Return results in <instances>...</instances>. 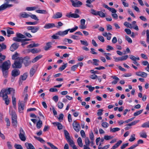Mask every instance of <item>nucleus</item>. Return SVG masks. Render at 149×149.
<instances>
[{
	"instance_id": "f257e3e1",
	"label": "nucleus",
	"mask_w": 149,
	"mask_h": 149,
	"mask_svg": "<svg viewBox=\"0 0 149 149\" xmlns=\"http://www.w3.org/2000/svg\"><path fill=\"white\" fill-rule=\"evenodd\" d=\"M15 90L13 88H9L7 89H3L0 92V96L2 97L5 101V103L8 105L9 103V100L8 99V95L15 93Z\"/></svg>"
},
{
	"instance_id": "f03ea898",
	"label": "nucleus",
	"mask_w": 149,
	"mask_h": 149,
	"mask_svg": "<svg viewBox=\"0 0 149 149\" xmlns=\"http://www.w3.org/2000/svg\"><path fill=\"white\" fill-rule=\"evenodd\" d=\"M23 63V58L19 57L14 61V63L12 65L13 68H20L22 67V64Z\"/></svg>"
},
{
	"instance_id": "7ed1b4c3",
	"label": "nucleus",
	"mask_w": 149,
	"mask_h": 149,
	"mask_svg": "<svg viewBox=\"0 0 149 149\" xmlns=\"http://www.w3.org/2000/svg\"><path fill=\"white\" fill-rule=\"evenodd\" d=\"M19 136L20 139L22 141H24L26 139L25 133L22 127H20Z\"/></svg>"
},
{
	"instance_id": "20e7f679",
	"label": "nucleus",
	"mask_w": 149,
	"mask_h": 149,
	"mask_svg": "<svg viewBox=\"0 0 149 149\" xmlns=\"http://www.w3.org/2000/svg\"><path fill=\"white\" fill-rule=\"evenodd\" d=\"M12 124L13 126H16L17 121V116L15 111H12L11 113Z\"/></svg>"
},
{
	"instance_id": "39448f33",
	"label": "nucleus",
	"mask_w": 149,
	"mask_h": 149,
	"mask_svg": "<svg viewBox=\"0 0 149 149\" xmlns=\"http://www.w3.org/2000/svg\"><path fill=\"white\" fill-rule=\"evenodd\" d=\"M10 61L8 60L4 62L0 67L2 70H8L10 66Z\"/></svg>"
},
{
	"instance_id": "423d86ee",
	"label": "nucleus",
	"mask_w": 149,
	"mask_h": 149,
	"mask_svg": "<svg viewBox=\"0 0 149 149\" xmlns=\"http://www.w3.org/2000/svg\"><path fill=\"white\" fill-rule=\"evenodd\" d=\"M27 29L28 30H31L32 33H34L39 30L40 27L38 26H29L27 27Z\"/></svg>"
},
{
	"instance_id": "0eeeda50",
	"label": "nucleus",
	"mask_w": 149,
	"mask_h": 149,
	"mask_svg": "<svg viewBox=\"0 0 149 149\" xmlns=\"http://www.w3.org/2000/svg\"><path fill=\"white\" fill-rule=\"evenodd\" d=\"M70 1L72 3V5L74 7H79L82 4L81 2L77 0L74 1L73 0H70Z\"/></svg>"
},
{
	"instance_id": "6e6552de",
	"label": "nucleus",
	"mask_w": 149,
	"mask_h": 149,
	"mask_svg": "<svg viewBox=\"0 0 149 149\" xmlns=\"http://www.w3.org/2000/svg\"><path fill=\"white\" fill-rule=\"evenodd\" d=\"M74 129L77 132H78L80 129V125L76 121H74L72 124Z\"/></svg>"
},
{
	"instance_id": "1a4fd4ad",
	"label": "nucleus",
	"mask_w": 149,
	"mask_h": 149,
	"mask_svg": "<svg viewBox=\"0 0 149 149\" xmlns=\"http://www.w3.org/2000/svg\"><path fill=\"white\" fill-rule=\"evenodd\" d=\"M28 77V74L27 73H24L22 75L20 76L19 78V84H22V81L25 80Z\"/></svg>"
},
{
	"instance_id": "9d476101",
	"label": "nucleus",
	"mask_w": 149,
	"mask_h": 149,
	"mask_svg": "<svg viewBox=\"0 0 149 149\" xmlns=\"http://www.w3.org/2000/svg\"><path fill=\"white\" fill-rule=\"evenodd\" d=\"M23 62L25 66L29 65L31 63V61L29 60V58L26 57L23 59Z\"/></svg>"
},
{
	"instance_id": "9b49d317",
	"label": "nucleus",
	"mask_w": 149,
	"mask_h": 149,
	"mask_svg": "<svg viewBox=\"0 0 149 149\" xmlns=\"http://www.w3.org/2000/svg\"><path fill=\"white\" fill-rule=\"evenodd\" d=\"M19 46L18 43L15 42L12 45L10 48V50L12 52H13L16 50Z\"/></svg>"
},
{
	"instance_id": "f8f14e48",
	"label": "nucleus",
	"mask_w": 149,
	"mask_h": 149,
	"mask_svg": "<svg viewBox=\"0 0 149 149\" xmlns=\"http://www.w3.org/2000/svg\"><path fill=\"white\" fill-rule=\"evenodd\" d=\"M24 109V104L21 103L20 101L18 102V110L20 113H22Z\"/></svg>"
},
{
	"instance_id": "ddd939ff",
	"label": "nucleus",
	"mask_w": 149,
	"mask_h": 149,
	"mask_svg": "<svg viewBox=\"0 0 149 149\" xmlns=\"http://www.w3.org/2000/svg\"><path fill=\"white\" fill-rule=\"evenodd\" d=\"M6 1V3H4L3 4H6L7 5H11V6H10L8 7L7 8H9L10 7H12L13 6V5L12 4H8V3L10 2H13L15 3H19V1L17 0H5Z\"/></svg>"
},
{
	"instance_id": "4468645a",
	"label": "nucleus",
	"mask_w": 149,
	"mask_h": 149,
	"mask_svg": "<svg viewBox=\"0 0 149 149\" xmlns=\"http://www.w3.org/2000/svg\"><path fill=\"white\" fill-rule=\"evenodd\" d=\"M70 30V29H69L63 31H59L56 33V35L63 36L64 35L67 34L68 33V31Z\"/></svg>"
},
{
	"instance_id": "2eb2a0df",
	"label": "nucleus",
	"mask_w": 149,
	"mask_h": 149,
	"mask_svg": "<svg viewBox=\"0 0 149 149\" xmlns=\"http://www.w3.org/2000/svg\"><path fill=\"white\" fill-rule=\"evenodd\" d=\"M70 30V29H69L63 31H59L56 33V35L63 36L64 35L67 34L68 33V31Z\"/></svg>"
},
{
	"instance_id": "dca6fc26",
	"label": "nucleus",
	"mask_w": 149,
	"mask_h": 149,
	"mask_svg": "<svg viewBox=\"0 0 149 149\" xmlns=\"http://www.w3.org/2000/svg\"><path fill=\"white\" fill-rule=\"evenodd\" d=\"M137 76H140L146 78L148 75L147 73L143 72H137L136 73Z\"/></svg>"
},
{
	"instance_id": "f3484780",
	"label": "nucleus",
	"mask_w": 149,
	"mask_h": 149,
	"mask_svg": "<svg viewBox=\"0 0 149 149\" xmlns=\"http://www.w3.org/2000/svg\"><path fill=\"white\" fill-rule=\"evenodd\" d=\"M143 143V141L141 139L139 140L137 142V143L136 144L132 145L128 149H133L136 147L139 144H142Z\"/></svg>"
},
{
	"instance_id": "a211bd4d",
	"label": "nucleus",
	"mask_w": 149,
	"mask_h": 149,
	"mask_svg": "<svg viewBox=\"0 0 149 149\" xmlns=\"http://www.w3.org/2000/svg\"><path fill=\"white\" fill-rule=\"evenodd\" d=\"M20 71L18 70L14 69L11 72V75L12 76L17 77L19 75Z\"/></svg>"
},
{
	"instance_id": "6ab92c4d",
	"label": "nucleus",
	"mask_w": 149,
	"mask_h": 149,
	"mask_svg": "<svg viewBox=\"0 0 149 149\" xmlns=\"http://www.w3.org/2000/svg\"><path fill=\"white\" fill-rule=\"evenodd\" d=\"M52 43L51 42H48L46 43V45L44 47V49L47 51L50 49L52 47Z\"/></svg>"
},
{
	"instance_id": "aec40b11",
	"label": "nucleus",
	"mask_w": 149,
	"mask_h": 149,
	"mask_svg": "<svg viewBox=\"0 0 149 149\" xmlns=\"http://www.w3.org/2000/svg\"><path fill=\"white\" fill-rule=\"evenodd\" d=\"M86 20L84 19H81L80 20L81 25L79 26V28L81 29H84L86 28V26H85Z\"/></svg>"
},
{
	"instance_id": "412c9836",
	"label": "nucleus",
	"mask_w": 149,
	"mask_h": 149,
	"mask_svg": "<svg viewBox=\"0 0 149 149\" xmlns=\"http://www.w3.org/2000/svg\"><path fill=\"white\" fill-rule=\"evenodd\" d=\"M55 26L54 24L52 23H49L46 24L44 28L46 29H49L52 28Z\"/></svg>"
},
{
	"instance_id": "4be33fe9",
	"label": "nucleus",
	"mask_w": 149,
	"mask_h": 149,
	"mask_svg": "<svg viewBox=\"0 0 149 149\" xmlns=\"http://www.w3.org/2000/svg\"><path fill=\"white\" fill-rule=\"evenodd\" d=\"M29 15L25 12H24L20 13L19 17L21 18H27L29 17Z\"/></svg>"
},
{
	"instance_id": "5701e85b",
	"label": "nucleus",
	"mask_w": 149,
	"mask_h": 149,
	"mask_svg": "<svg viewBox=\"0 0 149 149\" xmlns=\"http://www.w3.org/2000/svg\"><path fill=\"white\" fill-rule=\"evenodd\" d=\"M66 16L69 18L72 17L74 18H77L80 17L79 15L77 14L72 13H70L68 15H67Z\"/></svg>"
},
{
	"instance_id": "b1692460",
	"label": "nucleus",
	"mask_w": 149,
	"mask_h": 149,
	"mask_svg": "<svg viewBox=\"0 0 149 149\" xmlns=\"http://www.w3.org/2000/svg\"><path fill=\"white\" fill-rule=\"evenodd\" d=\"M52 124L54 125L57 126V128L59 130H60L63 129V126L60 123L58 122H54Z\"/></svg>"
},
{
	"instance_id": "393cba45",
	"label": "nucleus",
	"mask_w": 149,
	"mask_h": 149,
	"mask_svg": "<svg viewBox=\"0 0 149 149\" xmlns=\"http://www.w3.org/2000/svg\"><path fill=\"white\" fill-rule=\"evenodd\" d=\"M62 16V14L61 13L57 12L52 17L54 19H57L61 18Z\"/></svg>"
},
{
	"instance_id": "a878e982",
	"label": "nucleus",
	"mask_w": 149,
	"mask_h": 149,
	"mask_svg": "<svg viewBox=\"0 0 149 149\" xmlns=\"http://www.w3.org/2000/svg\"><path fill=\"white\" fill-rule=\"evenodd\" d=\"M25 145L26 147V149H35L34 146L31 143H26Z\"/></svg>"
},
{
	"instance_id": "bb28decb",
	"label": "nucleus",
	"mask_w": 149,
	"mask_h": 149,
	"mask_svg": "<svg viewBox=\"0 0 149 149\" xmlns=\"http://www.w3.org/2000/svg\"><path fill=\"white\" fill-rule=\"evenodd\" d=\"M121 140H119L111 148V149H115L118 147L122 143Z\"/></svg>"
},
{
	"instance_id": "cd10ccee",
	"label": "nucleus",
	"mask_w": 149,
	"mask_h": 149,
	"mask_svg": "<svg viewBox=\"0 0 149 149\" xmlns=\"http://www.w3.org/2000/svg\"><path fill=\"white\" fill-rule=\"evenodd\" d=\"M77 142L79 146L81 147H83V145L82 142V139L80 137L78 138L77 140Z\"/></svg>"
},
{
	"instance_id": "c85d7f7f",
	"label": "nucleus",
	"mask_w": 149,
	"mask_h": 149,
	"mask_svg": "<svg viewBox=\"0 0 149 149\" xmlns=\"http://www.w3.org/2000/svg\"><path fill=\"white\" fill-rule=\"evenodd\" d=\"M9 6H11V5H8L6 4H3L0 6V12L5 10L8 7H9Z\"/></svg>"
},
{
	"instance_id": "c756f323",
	"label": "nucleus",
	"mask_w": 149,
	"mask_h": 149,
	"mask_svg": "<svg viewBox=\"0 0 149 149\" xmlns=\"http://www.w3.org/2000/svg\"><path fill=\"white\" fill-rule=\"evenodd\" d=\"M86 4L87 7L92 8L93 7V5L91 4L92 2L91 0H87L86 1Z\"/></svg>"
},
{
	"instance_id": "7c9ffc66",
	"label": "nucleus",
	"mask_w": 149,
	"mask_h": 149,
	"mask_svg": "<svg viewBox=\"0 0 149 149\" xmlns=\"http://www.w3.org/2000/svg\"><path fill=\"white\" fill-rule=\"evenodd\" d=\"M38 118H39V120L37 123L36 127L38 129H39L42 126V121L40 120L39 118L38 117Z\"/></svg>"
},
{
	"instance_id": "2f4dec72",
	"label": "nucleus",
	"mask_w": 149,
	"mask_h": 149,
	"mask_svg": "<svg viewBox=\"0 0 149 149\" xmlns=\"http://www.w3.org/2000/svg\"><path fill=\"white\" fill-rule=\"evenodd\" d=\"M42 55H39L36 56L32 60V62L33 63L36 62L39 59L42 58Z\"/></svg>"
},
{
	"instance_id": "473e14b6",
	"label": "nucleus",
	"mask_w": 149,
	"mask_h": 149,
	"mask_svg": "<svg viewBox=\"0 0 149 149\" xmlns=\"http://www.w3.org/2000/svg\"><path fill=\"white\" fill-rule=\"evenodd\" d=\"M36 12L38 13L43 14H46L48 13L45 10H36Z\"/></svg>"
},
{
	"instance_id": "72a5a7b5",
	"label": "nucleus",
	"mask_w": 149,
	"mask_h": 149,
	"mask_svg": "<svg viewBox=\"0 0 149 149\" xmlns=\"http://www.w3.org/2000/svg\"><path fill=\"white\" fill-rule=\"evenodd\" d=\"M111 77L113 79L115 80L113 81L112 82V84H116L117 83L118 81L119 80V79L116 76H112Z\"/></svg>"
},
{
	"instance_id": "f704fd0d",
	"label": "nucleus",
	"mask_w": 149,
	"mask_h": 149,
	"mask_svg": "<svg viewBox=\"0 0 149 149\" xmlns=\"http://www.w3.org/2000/svg\"><path fill=\"white\" fill-rule=\"evenodd\" d=\"M66 140L72 147L75 145H74L73 141L72 139H71L70 138Z\"/></svg>"
},
{
	"instance_id": "c9c22d12",
	"label": "nucleus",
	"mask_w": 149,
	"mask_h": 149,
	"mask_svg": "<svg viewBox=\"0 0 149 149\" xmlns=\"http://www.w3.org/2000/svg\"><path fill=\"white\" fill-rule=\"evenodd\" d=\"M4 78L7 77L8 75V70H2Z\"/></svg>"
},
{
	"instance_id": "e433bc0d",
	"label": "nucleus",
	"mask_w": 149,
	"mask_h": 149,
	"mask_svg": "<svg viewBox=\"0 0 149 149\" xmlns=\"http://www.w3.org/2000/svg\"><path fill=\"white\" fill-rule=\"evenodd\" d=\"M38 7L37 6L33 7H27L26 8V10L27 11L34 10L38 8Z\"/></svg>"
},
{
	"instance_id": "4c0bfd02",
	"label": "nucleus",
	"mask_w": 149,
	"mask_h": 149,
	"mask_svg": "<svg viewBox=\"0 0 149 149\" xmlns=\"http://www.w3.org/2000/svg\"><path fill=\"white\" fill-rule=\"evenodd\" d=\"M140 136L142 138H146L147 137L146 132L145 131H142L140 133Z\"/></svg>"
},
{
	"instance_id": "58836bf2",
	"label": "nucleus",
	"mask_w": 149,
	"mask_h": 149,
	"mask_svg": "<svg viewBox=\"0 0 149 149\" xmlns=\"http://www.w3.org/2000/svg\"><path fill=\"white\" fill-rule=\"evenodd\" d=\"M139 120H137L134 121L128 124L127 125V126H130L133 125H136L137 123L139 122Z\"/></svg>"
},
{
	"instance_id": "ea45409f",
	"label": "nucleus",
	"mask_w": 149,
	"mask_h": 149,
	"mask_svg": "<svg viewBox=\"0 0 149 149\" xmlns=\"http://www.w3.org/2000/svg\"><path fill=\"white\" fill-rule=\"evenodd\" d=\"M124 25L127 28L129 27L130 28H132L133 27L132 24L127 22H125Z\"/></svg>"
},
{
	"instance_id": "a19ab883",
	"label": "nucleus",
	"mask_w": 149,
	"mask_h": 149,
	"mask_svg": "<svg viewBox=\"0 0 149 149\" xmlns=\"http://www.w3.org/2000/svg\"><path fill=\"white\" fill-rule=\"evenodd\" d=\"M64 133L65 137V138L66 140L70 138V137L69 136V134L67 131L65 130H64Z\"/></svg>"
},
{
	"instance_id": "79ce46f5",
	"label": "nucleus",
	"mask_w": 149,
	"mask_h": 149,
	"mask_svg": "<svg viewBox=\"0 0 149 149\" xmlns=\"http://www.w3.org/2000/svg\"><path fill=\"white\" fill-rule=\"evenodd\" d=\"M67 66V63H66L65 64L63 65L61 67H60L58 68V70L60 71H62L66 68Z\"/></svg>"
},
{
	"instance_id": "37998d69",
	"label": "nucleus",
	"mask_w": 149,
	"mask_h": 149,
	"mask_svg": "<svg viewBox=\"0 0 149 149\" xmlns=\"http://www.w3.org/2000/svg\"><path fill=\"white\" fill-rule=\"evenodd\" d=\"M85 145H84L89 146L90 142L88 137H87L85 138Z\"/></svg>"
},
{
	"instance_id": "c03bdc74",
	"label": "nucleus",
	"mask_w": 149,
	"mask_h": 149,
	"mask_svg": "<svg viewBox=\"0 0 149 149\" xmlns=\"http://www.w3.org/2000/svg\"><path fill=\"white\" fill-rule=\"evenodd\" d=\"M113 137V136L109 135H105L104 136V139L106 140H108L112 139Z\"/></svg>"
},
{
	"instance_id": "a18cd8bd",
	"label": "nucleus",
	"mask_w": 149,
	"mask_h": 149,
	"mask_svg": "<svg viewBox=\"0 0 149 149\" xmlns=\"http://www.w3.org/2000/svg\"><path fill=\"white\" fill-rule=\"evenodd\" d=\"M6 48V46L5 44L2 43L1 45L0 44V52L2 51L3 49H5Z\"/></svg>"
},
{
	"instance_id": "49530a36",
	"label": "nucleus",
	"mask_w": 149,
	"mask_h": 149,
	"mask_svg": "<svg viewBox=\"0 0 149 149\" xmlns=\"http://www.w3.org/2000/svg\"><path fill=\"white\" fill-rule=\"evenodd\" d=\"M91 13L92 14L95 15H98V11H96L93 9H91Z\"/></svg>"
},
{
	"instance_id": "de8ad7c7",
	"label": "nucleus",
	"mask_w": 149,
	"mask_h": 149,
	"mask_svg": "<svg viewBox=\"0 0 149 149\" xmlns=\"http://www.w3.org/2000/svg\"><path fill=\"white\" fill-rule=\"evenodd\" d=\"M47 143L53 149H58L56 147L49 142H47Z\"/></svg>"
},
{
	"instance_id": "09e8293b",
	"label": "nucleus",
	"mask_w": 149,
	"mask_h": 149,
	"mask_svg": "<svg viewBox=\"0 0 149 149\" xmlns=\"http://www.w3.org/2000/svg\"><path fill=\"white\" fill-rule=\"evenodd\" d=\"M135 134H133L132 135L130 136V138L129 139V141L130 142H132L135 140L136 139V138L135 137Z\"/></svg>"
},
{
	"instance_id": "8fccbe9b",
	"label": "nucleus",
	"mask_w": 149,
	"mask_h": 149,
	"mask_svg": "<svg viewBox=\"0 0 149 149\" xmlns=\"http://www.w3.org/2000/svg\"><path fill=\"white\" fill-rule=\"evenodd\" d=\"M98 15H99L101 17H105V14L103 12L101 11H98Z\"/></svg>"
},
{
	"instance_id": "3c124183",
	"label": "nucleus",
	"mask_w": 149,
	"mask_h": 149,
	"mask_svg": "<svg viewBox=\"0 0 149 149\" xmlns=\"http://www.w3.org/2000/svg\"><path fill=\"white\" fill-rule=\"evenodd\" d=\"M19 54H18L16 52L14 54H13L12 56V59L13 60H16L18 58H19V57L18 58V56Z\"/></svg>"
},
{
	"instance_id": "603ef678",
	"label": "nucleus",
	"mask_w": 149,
	"mask_h": 149,
	"mask_svg": "<svg viewBox=\"0 0 149 149\" xmlns=\"http://www.w3.org/2000/svg\"><path fill=\"white\" fill-rule=\"evenodd\" d=\"M120 128L118 127L114 128H111L110 131L113 132H115L117 131L120 130Z\"/></svg>"
},
{
	"instance_id": "864d4df0",
	"label": "nucleus",
	"mask_w": 149,
	"mask_h": 149,
	"mask_svg": "<svg viewBox=\"0 0 149 149\" xmlns=\"http://www.w3.org/2000/svg\"><path fill=\"white\" fill-rule=\"evenodd\" d=\"M141 127H149V125L148 121L144 123L141 125Z\"/></svg>"
},
{
	"instance_id": "5fc2aeb1",
	"label": "nucleus",
	"mask_w": 149,
	"mask_h": 149,
	"mask_svg": "<svg viewBox=\"0 0 149 149\" xmlns=\"http://www.w3.org/2000/svg\"><path fill=\"white\" fill-rule=\"evenodd\" d=\"M130 58L134 61H136V60H139V57H136L135 56L133 55L131 56Z\"/></svg>"
},
{
	"instance_id": "6e6d98bb",
	"label": "nucleus",
	"mask_w": 149,
	"mask_h": 149,
	"mask_svg": "<svg viewBox=\"0 0 149 149\" xmlns=\"http://www.w3.org/2000/svg\"><path fill=\"white\" fill-rule=\"evenodd\" d=\"M143 111V110H139L135 113H134V116H137L139 114H140L141 113H142Z\"/></svg>"
},
{
	"instance_id": "4d7b16f0",
	"label": "nucleus",
	"mask_w": 149,
	"mask_h": 149,
	"mask_svg": "<svg viewBox=\"0 0 149 149\" xmlns=\"http://www.w3.org/2000/svg\"><path fill=\"white\" fill-rule=\"evenodd\" d=\"M29 17H31L32 19H33L36 20L38 21L39 20V19L36 15H30Z\"/></svg>"
},
{
	"instance_id": "13d9d810",
	"label": "nucleus",
	"mask_w": 149,
	"mask_h": 149,
	"mask_svg": "<svg viewBox=\"0 0 149 149\" xmlns=\"http://www.w3.org/2000/svg\"><path fill=\"white\" fill-rule=\"evenodd\" d=\"M93 64L94 65L96 66L99 65V64L98 63L99 62V61L98 60L94 59H93Z\"/></svg>"
},
{
	"instance_id": "bf43d9fd",
	"label": "nucleus",
	"mask_w": 149,
	"mask_h": 149,
	"mask_svg": "<svg viewBox=\"0 0 149 149\" xmlns=\"http://www.w3.org/2000/svg\"><path fill=\"white\" fill-rule=\"evenodd\" d=\"M34 137L42 143H43L45 142V141L42 138L40 137L34 136Z\"/></svg>"
},
{
	"instance_id": "052dcab7",
	"label": "nucleus",
	"mask_w": 149,
	"mask_h": 149,
	"mask_svg": "<svg viewBox=\"0 0 149 149\" xmlns=\"http://www.w3.org/2000/svg\"><path fill=\"white\" fill-rule=\"evenodd\" d=\"M16 36L17 37L20 38H24L25 37V36L24 35L19 33H16Z\"/></svg>"
},
{
	"instance_id": "680f3d73",
	"label": "nucleus",
	"mask_w": 149,
	"mask_h": 149,
	"mask_svg": "<svg viewBox=\"0 0 149 149\" xmlns=\"http://www.w3.org/2000/svg\"><path fill=\"white\" fill-rule=\"evenodd\" d=\"M102 126L104 128H107L109 125L108 123L106 122H102L101 124Z\"/></svg>"
},
{
	"instance_id": "e2e57ef3",
	"label": "nucleus",
	"mask_w": 149,
	"mask_h": 149,
	"mask_svg": "<svg viewBox=\"0 0 149 149\" xmlns=\"http://www.w3.org/2000/svg\"><path fill=\"white\" fill-rule=\"evenodd\" d=\"M30 51L33 54H35L39 52L37 49L35 48L30 49Z\"/></svg>"
},
{
	"instance_id": "0e129e2a",
	"label": "nucleus",
	"mask_w": 149,
	"mask_h": 149,
	"mask_svg": "<svg viewBox=\"0 0 149 149\" xmlns=\"http://www.w3.org/2000/svg\"><path fill=\"white\" fill-rule=\"evenodd\" d=\"M7 33L8 34L7 36L8 37H10V34H13L14 33V32L13 31L10 30L9 29H7Z\"/></svg>"
},
{
	"instance_id": "69168bd1",
	"label": "nucleus",
	"mask_w": 149,
	"mask_h": 149,
	"mask_svg": "<svg viewBox=\"0 0 149 149\" xmlns=\"http://www.w3.org/2000/svg\"><path fill=\"white\" fill-rule=\"evenodd\" d=\"M35 73V70L33 68H31L30 72V76L31 77L33 76Z\"/></svg>"
},
{
	"instance_id": "338daca9",
	"label": "nucleus",
	"mask_w": 149,
	"mask_h": 149,
	"mask_svg": "<svg viewBox=\"0 0 149 149\" xmlns=\"http://www.w3.org/2000/svg\"><path fill=\"white\" fill-rule=\"evenodd\" d=\"M18 38L17 37H14L13 38V40L15 41L22 42V40Z\"/></svg>"
},
{
	"instance_id": "774afa93",
	"label": "nucleus",
	"mask_w": 149,
	"mask_h": 149,
	"mask_svg": "<svg viewBox=\"0 0 149 149\" xmlns=\"http://www.w3.org/2000/svg\"><path fill=\"white\" fill-rule=\"evenodd\" d=\"M146 35H147V39L146 41L149 44V31L148 30H147L146 31Z\"/></svg>"
}]
</instances>
